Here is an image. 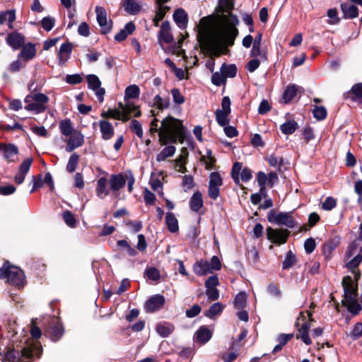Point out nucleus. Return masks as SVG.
Segmentation results:
<instances>
[{
	"label": "nucleus",
	"instance_id": "nucleus-3",
	"mask_svg": "<svg viewBox=\"0 0 362 362\" xmlns=\"http://www.w3.org/2000/svg\"><path fill=\"white\" fill-rule=\"evenodd\" d=\"M357 281H354L352 277L346 276L342 280V286L344 289L343 305L346 307L349 312L353 315L358 314V288Z\"/></svg>",
	"mask_w": 362,
	"mask_h": 362
},
{
	"label": "nucleus",
	"instance_id": "nucleus-62",
	"mask_svg": "<svg viewBox=\"0 0 362 362\" xmlns=\"http://www.w3.org/2000/svg\"><path fill=\"white\" fill-rule=\"evenodd\" d=\"M130 128L139 138H142L143 129L141 123L138 120L133 119Z\"/></svg>",
	"mask_w": 362,
	"mask_h": 362
},
{
	"label": "nucleus",
	"instance_id": "nucleus-7",
	"mask_svg": "<svg viewBox=\"0 0 362 362\" xmlns=\"http://www.w3.org/2000/svg\"><path fill=\"white\" fill-rule=\"evenodd\" d=\"M0 279H7L10 284L20 287L24 285L25 275L19 267L10 266L8 262H5L0 269Z\"/></svg>",
	"mask_w": 362,
	"mask_h": 362
},
{
	"label": "nucleus",
	"instance_id": "nucleus-58",
	"mask_svg": "<svg viewBox=\"0 0 362 362\" xmlns=\"http://www.w3.org/2000/svg\"><path fill=\"white\" fill-rule=\"evenodd\" d=\"M351 92L354 95V100L362 103V83H357L351 88Z\"/></svg>",
	"mask_w": 362,
	"mask_h": 362
},
{
	"label": "nucleus",
	"instance_id": "nucleus-54",
	"mask_svg": "<svg viewBox=\"0 0 362 362\" xmlns=\"http://www.w3.org/2000/svg\"><path fill=\"white\" fill-rule=\"evenodd\" d=\"M327 15L329 18L328 23L330 25L337 24L340 19L338 17V11L336 8H330L327 11Z\"/></svg>",
	"mask_w": 362,
	"mask_h": 362
},
{
	"label": "nucleus",
	"instance_id": "nucleus-22",
	"mask_svg": "<svg viewBox=\"0 0 362 362\" xmlns=\"http://www.w3.org/2000/svg\"><path fill=\"white\" fill-rule=\"evenodd\" d=\"M170 25L168 21H165L160 26V30L158 33V42L161 44V41L165 43H170L173 40V37L170 32Z\"/></svg>",
	"mask_w": 362,
	"mask_h": 362
},
{
	"label": "nucleus",
	"instance_id": "nucleus-5",
	"mask_svg": "<svg viewBox=\"0 0 362 362\" xmlns=\"http://www.w3.org/2000/svg\"><path fill=\"white\" fill-rule=\"evenodd\" d=\"M42 352V346L35 342L23 348L21 351L9 349L5 354L6 358L10 362H30L33 357L40 356Z\"/></svg>",
	"mask_w": 362,
	"mask_h": 362
},
{
	"label": "nucleus",
	"instance_id": "nucleus-53",
	"mask_svg": "<svg viewBox=\"0 0 362 362\" xmlns=\"http://www.w3.org/2000/svg\"><path fill=\"white\" fill-rule=\"evenodd\" d=\"M145 276L150 280L158 281L160 277V272L156 267H151L145 270Z\"/></svg>",
	"mask_w": 362,
	"mask_h": 362
},
{
	"label": "nucleus",
	"instance_id": "nucleus-43",
	"mask_svg": "<svg viewBox=\"0 0 362 362\" xmlns=\"http://www.w3.org/2000/svg\"><path fill=\"white\" fill-rule=\"evenodd\" d=\"M230 112L221 111V110H217L216 112V119L218 124L221 127H225L229 122L228 115Z\"/></svg>",
	"mask_w": 362,
	"mask_h": 362
},
{
	"label": "nucleus",
	"instance_id": "nucleus-56",
	"mask_svg": "<svg viewBox=\"0 0 362 362\" xmlns=\"http://www.w3.org/2000/svg\"><path fill=\"white\" fill-rule=\"evenodd\" d=\"M42 27L46 31H50L54 26L55 20L52 17H45L41 21Z\"/></svg>",
	"mask_w": 362,
	"mask_h": 362
},
{
	"label": "nucleus",
	"instance_id": "nucleus-63",
	"mask_svg": "<svg viewBox=\"0 0 362 362\" xmlns=\"http://www.w3.org/2000/svg\"><path fill=\"white\" fill-rule=\"evenodd\" d=\"M261 61V59L254 58L247 63L245 65V69L248 71L252 73L259 68Z\"/></svg>",
	"mask_w": 362,
	"mask_h": 362
},
{
	"label": "nucleus",
	"instance_id": "nucleus-13",
	"mask_svg": "<svg viewBox=\"0 0 362 362\" xmlns=\"http://www.w3.org/2000/svg\"><path fill=\"white\" fill-rule=\"evenodd\" d=\"M110 189L113 193L118 192L126 184V178L122 173L112 174L108 180Z\"/></svg>",
	"mask_w": 362,
	"mask_h": 362
},
{
	"label": "nucleus",
	"instance_id": "nucleus-47",
	"mask_svg": "<svg viewBox=\"0 0 362 362\" xmlns=\"http://www.w3.org/2000/svg\"><path fill=\"white\" fill-rule=\"evenodd\" d=\"M153 105L156 106L158 109L162 110L169 107L170 100L168 98L163 99L159 95H156L153 98Z\"/></svg>",
	"mask_w": 362,
	"mask_h": 362
},
{
	"label": "nucleus",
	"instance_id": "nucleus-20",
	"mask_svg": "<svg viewBox=\"0 0 362 362\" xmlns=\"http://www.w3.org/2000/svg\"><path fill=\"white\" fill-rule=\"evenodd\" d=\"M100 131L103 140H110L115 135V129L112 124L107 120L99 121Z\"/></svg>",
	"mask_w": 362,
	"mask_h": 362
},
{
	"label": "nucleus",
	"instance_id": "nucleus-35",
	"mask_svg": "<svg viewBox=\"0 0 362 362\" xmlns=\"http://www.w3.org/2000/svg\"><path fill=\"white\" fill-rule=\"evenodd\" d=\"M224 306L221 303H215L212 304L208 310L205 311L204 315L209 318H214L216 315L222 313Z\"/></svg>",
	"mask_w": 362,
	"mask_h": 362
},
{
	"label": "nucleus",
	"instance_id": "nucleus-38",
	"mask_svg": "<svg viewBox=\"0 0 362 362\" xmlns=\"http://www.w3.org/2000/svg\"><path fill=\"white\" fill-rule=\"evenodd\" d=\"M140 94V90L136 85H130L125 89L124 100L126 103L128 101L127 99L137 98Z\"/></svg>",
	"mask_w": 362,
	"mask_h": 362
},
{
	"label": "nucleus",
	"instance_id": "nucleus-34",
	"mask_svg": "<svg viewBox=\"0 0 362 362\" xmlns=\"http://www.w3.org/2000/svg\"><path fill=\"white\" fill-rule=\"evenodd\" d=\"M16 20V12L15 10H8L4 12L0 13V25H1L4 21H7L8 22V28L11 29L13 28V23Z\"/></svg>",
	"mask_w": 362,
	"mask_h": 362
},
{
	"label": "nucleus",
	"instance_id": "nucleus-27",
	"mask_svg": "<svg viewBox=\"0 0 362 362\" xmlns=\"http://www.w3.org/2000/svg\"><path fill=\"white\" fill-rule=\"evenodd\" d=\"M303 88L295 84L288 85L283 93V99L286 103H289L296 95L298 92H301Z\"/></svg>",
	"mask_w": 362,
	"mask_h": 362
},
{
	"label": "nucleus",
	"instance_id": "nucleus-15",
	"mask_svg": "<svg viewBox=\"0 0 362 362\" xmlns=\"http://www.w3.org/2000/svg\"><path fill=\"white\" fill-rule=\"evenodd\" d=\"M32 163L33 158H28L21 164L19 172L14 177V181L16 184L21 185L23 182L25 175L28 173Z\"/></svg>",
	"mask_w": 362,
	"mask_h": 362
},
{
	"label": "nucleus",
	"instance_id": "nucleus-10",
	"mask_svg": "<svg viewBox=\"0 0 362 362\" xmlns=\"http://www.w3.org/2000/svg\"><path fill=\"white\" fill-rule=\"evenodd\" d=\"M88 88L94 91L98 101L103 103L104 100V95L105 90L101 88V81L100 78L95 74H88L86 76Z\"/></svg>",
	"mask_w": 362,
	"mask_h": 362
},
{
	"label": "nucleus",
	"instance_id": "nucleus-40",
	"mask_svg": "<svg viewBox=\"0 0 362 362\" xmlns=\"http://www.w3.org/2000/svg\"><path fill=\"white\" fill-rule=\"evenodd\" d=\"M64 328L62 325L57 322L50 328V337L54 341H58L64 334Z\"/></svg>",
	"mask_w": 362,
	"mask_h": 362
},
{
	"label": "nucleus",
	"instance_id": "nucleus-42",
	"mask_svg": "<svg viewBox=\"0 0 362 362\" xmlns=\"http://www.w3.org/2000/svg\"><path fill=\"white\" fill-rule=\"evenodd\" d=\"M124 6L125 11L130 14H136L140 10V6L135 0H126Z\"/></svg>",
	"mask_w": 362,
	"mask_h": 362
},
{
	"label": "nucleus",
	"instance_id": "nucleus-12",
	"mask_svg": "<svg viewBox=\"0 0 362 362\" xmlns=\"http://www.w3.org/2000/svg\"><path fill=\"white\" fill-rule=\"evenodd\" d=\"M0 153L8 163H13L18 160V148L12 144H0Z\"/></svg>",
	"mask_w": 362,
	"mask_h": 362
},
{
	"label": "nucleus",
	"instance_id": "nucleus-4",
	"mask_svg": "<svg viewBox=\"0 0 362 362\" xmlns=\"http://www.w3.org/2000/svg\"><path fill=\"white\" fill-rule=\"evenodd\" d=\"M133 102L127 101L125 104L119 103L118 108L108 109L101 112L100 116L104 118H112L125 122L129 119V115L134 112V116L139 117L141 112Z\"/></svg>",
	"mask_w": 362,
	"mask_h": 362
},
{
	"label": "nucleus",
	"instance_id": "nucleus-9",
	"mask_svg": "<svg viewBox=\"0 0 362 362\" xmlns=\"http://www.w3.org/2000/svg\"><path fill=\"white\" fill-rule=\"evenodd\" d=\"M290 232L287 229H274L272 227L267 228V237L269 240L276 245L286 243Z\"/></svg>",
	"mask_w": 362,
	"mask_h": 362
},
{
	"label": "nucleus",
	"instance_id": "nucleus-29",
	"mask_svg": "<svg viewBox=\"0 0 362 362\" xmlns=\"http://www.w3.org/2000/svg\"><path fill=\"white\" fill-rule=\"evenodd\" d=\"M135 30V25L132 22L127 23L115 36V40L118 42L124 40L128 35H131Z\"/></svg>",
	"mask_w": 362,
	"mask_h": 362
},
{
	"label": "nucleus",
	"instance_id": "nucleus-28",
	"mask_svg": "<svg viewBox=\"0 0 362 362\" xmlns=\"http://www.w3.org/2000/svg\"><path fill=\"white\" fill-rule=\"evenodd\" d=\"M189 206L192 211L197 212L203 206V199L200 192H195L189 200Z\"/></svg>",
	"mask_w": 362,
	"mask_h": 362
},
{
	"label": "nucleus",
	"instance_id": "nucleus-44",
	"mask_svg": "<svg viewBox=\"0 0 362 362\" xmlns=\"http://www.w3.org/2000/svg\"><path fill=\"white\" fill-rule=\"evenodd\" d=\"M79 160V156L76 153L71 155L66 164V169L69 173H73L76 170Z\"/></svg>",
	"mask_w": 362,
	"mask_h": 362
},
{
	"label": "nucleus",
	"instance_id": "nucleus-25",
	"mask_svg": "<svg viewBox=\"0 0 362 362\" xmlns=\"http://www.w3.org/2000/svg\"><path fill=\"white\" fill-rule=\"evenodd\" d=\"M173 18L180 29H185L187 28V14L183 9H177L173 14Z\"/></svg>",
	"mask_w": 362,
	"mask_h": 362
},
{
	"label": "nucleus",
	"instance_id": "nucleus-37",
	"mask_svg": "<svg viewBox=\"0 0 362 362\" xmlns=\"http://www.w3.org/2000/svg\"><path fill=\"white\" fill-rule=\"evenodd\" d=\"M221 72L224 75L225 78H234L237 74V67L235 64H223L221 69Z\"/></svg>",
	"mask_w": 362,
	"mask_h": 362
},
{
	"label": "nucleus",
	"instance_id": "nucleus-2",
	"mask_svg": "<svg viewBox=\"0 0 362 362\" xmlns=\"http://www.w3.org/2000/svg\"><path fill=\"white\" fill-rule=\"evenodd\" d=\"M158 119L154 118L151 122L150 132L151 133L159 132L160 139L166 137L173 143H175L177 140L180 143L184 141L185 130L180 119L168 116L162 121L160 129H158Z\"/></svg>",
	"mask_w": 362,
	"mask_h": 362
},
{
	"label": "nucleus",
	"instance_id": "nucleus-14",
	"mask_svg": "<svg viewBox=\"0 0 362 362\" xmlns=\"http://www.w3.org/2000/svg\"><path fill=\"white\" fill-rule=\"evenodd\" d=\"M165 303V298L162 295H155L151 297L146 303V310L153 313L163 308Z\"/></svg>",
	"mask_w": 362,
	"mask_h": 362
},
{
	"label": "nucleus",
	"instance_id": "nucleus-46",
	"mask_svg": "<svg viewBox=\"0 0 362 362\" xmlns=\"http://www.w3.org/2000/svg\"><path fill=\"white\" fill-rule=\"evenodd\" d=\"M296 262V259L295 255L292 252L291 250L288 251L286 254L285 259L282 263L283 269H289L295 264Z\"/></svg>",
	"mask_w": 362,
	"mask_h": 362
},
{
	"label": "nucleus",
	"instance_id": "nucleus-41",
	"mask_svg": "<svg viewBox=\"0 0 362 362\" xmlns=\"http://www.w3.org/2000/svg\"><path fill=\"white\" fill-rule=\"evenodd\" d=\"M250 57L261 59L262 61L267 60V52L262 49L261 45H252V48L250 53Z\"/></svg>",
	"mask_w": 362,
	"mask_h": 362
},
{
	"label": "nucleus",
	"instance_id": "nucleus-18",
	"mask_svg": "<svg viewBox=\"0 0 362 362\" xmlns=\"http://www.w3.org/2000/svg\"><path fill=\"white\" fill-rule=\"evenodd\" d=\"M84 143V136L81 132H75L67 141L66 151L71 152L74 149L81 146Z\"/></svg>",
	"mask_w": 362,
	"mask_h": 362
},
{
	"label": "nucleus",
	"instance_id": "nucleus-32",
	"mask_svg": "<svg viewBox=\"0 0 362 362\" xmlns=\"http://www.w3.org/2000/svg\"><path fill=\"white\" fill-rule=\"evenodd\" d=\"M310 328V324L307 322H304L301 327L298 329L299 335H296V338H300L306 345H310L312 344V340L309 337Z\"/></svg>",
	"mask_w": 362,
	"mask_h": 362
},
{
	"label": "nucleus",
	"instance_id": "nucleus-31",
	"mask_svg": "<svg viewBox=\"0 0 362 362\" xmlns=\"http://www.w3.org/2000/svg\"><path fill=\"white\" fill-rule=\"evenodd\" d=\"M36 54V49L35 45L32 43H28L24 45L18 55V57H22L25 60L32 59Z\"/></svg>",
	"mask_w": 362,
	"mask_h": 362
},
{
	"label": "nucleus",
	"instance_id": "nucleus-23",
	"mask_svg": "<svg viewBox=\"0 0 362 362\" xmlns=\"http://www.w3.org/2000/svg\"><path fill=\"white\" fill-rule=\"evenodd\" d=\"M73 46L70 42H66L61 45L58 51V59L60 64H63L70 58Z\"/></svg>",
	"mask_w": 362,
	"mask_h": 362
},
{
	"label": "nucleus",
	"instance_id": "nucleus-21",
	"mask_svg": "<svg viewBox=\"0 0 362 362\" xmlns=\"http://www.w3.org/2000/svg\"><path fill=\"white\" fill-rule=\"evenodd\" d=\"M194 272L199 276L212 273L213 271L207 260L200 259L193 265Z\"/></svg>",
	"mask_w": 362,
	"mask_h": 362
},
{
	"label": "nucleus",
	"instance_id": "nucleus-52",
	"mask_svg": "<svg viewBox=\"0 0 362 362\" xmlns=\"http://www.w3.org/2000/svg\"><path fill=\"white\" fill-rule=\"evenodd\" d=\"M313 113L314 117L317 120H322L327 117V110L323 106H315Z\"/></svg>",
	"mask_w": 362,
	"mask_h": 362
},
{
	"label": "nucleus",
	"instance_id": "nucleus-8",
	"mask_svg": "<svg viewBox=\"0 0 362 362\" xmlns=\"http://www.w3.org/2000/svg\"><path fill=\"white\" fill-rule=\"evenodd\" d=\"M267 220L270 223L285 226L288 228H294L297 226V222L290 212H277L272 209L267 214Z\"/></svg>",
	"mask_w": 362,
	"mask_h": 362
},
{
	"label": "nucleus",
	"instance_id": "nucleus-55",
	"mask_svg": "<svg viewBox=\"0 0 362 362\" xmlns=\"http://www.w3.org/2000/svg\"><path fill=\"white\" fill-rule=\"evenodd\" d=\"M37 319L31 320L30 334L33 339H38L42 335V332L40 327L37 326Z\"/></svg>",
	"mask_w": 362,
	"mask_h": 362
},
{
	"label": "nucleus",
	"instance_id": "nucleus-59",
	"mask_svg": "<svg viewBox=\"0 0 362 362\" xmlns=\"http://www.w3.org/2000/svg\"><path fill=\"white\" fill-rule=\"evenodd\" d=\"M336 205V199L332 197H328L325 199V202L322 203V209L325 211H330L333 209Z\"/></svg>",
	"mask_w": 362,
	"mask_h": 362
},
{
	"label": "nucleus",
	"instance_id": "nucleus-60",
	"mask_svg": "<svg viewBox=\"0 0 362 362\" xmlns=\"http://www.w3.org/2000/svg\"><path fill=\"white\" fill-rule=\"evenodd\" d=\"M173 102L177 105H181L185 103V98L177 88L171 90Z\"/></svg>",
	"mask_w": 362,
	"mask_h": 362
},
{
	"label": "nucleus",
	"instance_id": "nucleus-45",
	"mask_svg": "<svg viewBox=\"0 0 362 362\" xmlns=\"http://www.w3.org/2000/svg\"><path fill=\"white\" fill-rule=\"evenodd\" d=\"M59 129L62 134L64 136H70L73 132V127L69 119H64L60 122Z\"/></svg>",
	"mask_w": 362,
	"mask_h": 362
},
{
	"label": "nucleus",
	"instance_id": "nucleus-36",
	"mask_svg": "<svg viewBox=\"0 0 362 362\" xmlns=\"http://www.w3.org/2000/svg\"><path fill=\"white\" fill-rule=\"evenodd\" d=\"M175 150L176 148L174 146H166L157 155L156 160L160 162L172 157L175 154Z\"/></svg>",
	"mask_w": 362,
	"mask_h": 362
},
{
	"label": "nucleus",
	"instance_id": "nucleus-51",
	"mask_svg": "<svg viewBox=\"0 0 362 362\" xmlns=\"http://www.w3.org/2000/svg\"><path fill=\"white\" fill-rule=\"evenodd\" d=\"M257 180L259 186L260 187V193L265 195V185L267 182V176L263 172H259L257 176Z\"/></svg>",
	"mask_w": 362,
	"mask_h": 362
},
{
	"label": "nucleus",
	"instance_id": "nucleus-11",
	"mask_svg": "<svg viewBox=\"0 0 362 362\" xmlns=\"http://www.w3.org/2000/svg\"><path fill=\"white\" fill-rule=\"evenodd\" d=\"M95 13L101 33L103 34L108 33L112 29V21H107L105 9L102 6H97L95 7Z\"/></svg>",
	"mask_w": 362,
	"mask_h": 362
},
{
	"label": "nucleus",
	"instance_id": "nucleus-39",
	"mask_svg": "<svg viewBox=\"0 0 362 362\" xmlns=\"http://www.w3.org/2000/svg\"><path fill=\"white\" fill-rule=\"evenodd\" d=\"M298 124L294 120H288L280 126V129L284 134H291L298 128Z\"/></svg>",
	"mask_w": 362,
	"mask_h": 362
},
{
	"label": "nucleus",
	"instance_id": "nucleus-50",
	"mask_svg": "<svg viewBox=\"0 0 362 362\" xmlns=\"http://www.w3.org/2000/svg\"><path fill=\"white\" fill-rule=\"evenodd\" d=\"M211 82L216 86H221L226 83V78L221 72H215L211 76Z\"/></svg>",
	"mask_w": 362,
	"mask_h": 362
},
{
	"label": "nucleus",
	"instance_id": "nucleus-57",
	"mask_svg": "<svg viewBox=\"0 0 362 362\" xmlns=\"http://www.w3.org/2000/svg\"><path fill=\"white\" fill-rule=\"evenodd\" d=\"M223 184L222 178L220 174L217 172L211 173L209 176V185L221 187Z\"/></svg>",
	"mask_w": 362,
	"mask_h": 362
},
{
	"label": "nucleus",
	"instance_id": "nucleus-30",
	"mask_svg": "<svg viewBox=\"0 0 362 362\" xmlns=\"http://www.w3.org/2000/svg\"><path fill=\"white\" fill-rule=\"evenodd\" d=\"M157 333L162 337H168L175 330V327L168 322H162L157 325L156 327Z\"/></svg>",
	"mask_w": 362,
	"mask_h": 362
},
{
	"label": "nucleus",
	"instance_id": "nucleus-49",
	"mask_svg": "<svg viewBox=\"0 0 362 362\" xmlns=\"http://www.w3.org/2000/svg\"><path fill=\"white\" fill-rule=\"evenodd\" d=\"M246 295L243 292L238 293L234 299V306L237 309H240L245 307L246 304Z\"/></svg>",
	"mask_w": 362,
	"mask_h": 362
},
{
	"label": "nucleus",
	"instance_id": "nucleus-26",
	"mask_svg": "<svg viewBox=\"0 0 362 362\" xmlns=\"http://www.w3.org/2000/svg\"><path fill=\"white\" fill-rule=\"evenodd\" d=\"M341 8L345 18H355L358 16V8L351 4L344 3L341 4Z\"/></svg>",
	"mask_w": 362,
	"mask_h": 362
},
{
	"label": "nucleus",
	"instance_id": "nucleus-33",
	"mask_svg": "<svg viewBox=\"0 0 362 362\" xmlns=\"http://www.w3.org/2000/svg\"><path fill=\"white\" fill-rule=\"evenodd\" d=\"M165 224L171 233H176L179 230L178 221L175 214L171 212L166 213Z\"/></svg>",
	"mask_w": 362,
	"mask_h": 362
},
{
	"label": "nucleus",
	"instance_id": "nucleus-19",
	"mask_svg": "<svg viewBox=\"0 0 362 362\" xmlns=\"http://www.w3.org/2000/svg\"><path fill=\"white\" fill-rule=\"evenodd\" d=\"M6 42L14 50L18 49L25 42L24 36L19 33L13 32L7 36Z\"/></svg>",
	"mask_w": 362,
	"mask_h": 362
},
{
	"label": "nucleus",
	"instance_id": "nucleus-17",
	"mask_svg": "<svg viewBox=\"0 0 362 362\" xmlns=\"http://www.w3.org/2000/svg\"><path fill=\"white\" fill-rule=\"evenodd\" d=\"M108 185L109 181L105 177H101L97 180L95 193L100 199H103L110 194Z\"/></svg>",
	"mask_w": 362,
	"mask_h": 362
},
{
	"label": "nucleus",
	"instance_id": "nucleus-48",
	"mask_svg": "<svg viewBox=\"0 0 362 362\" xmlns=\"http://www.w3.org/2000/svg\"><path fill=\"white\" fill-rule=\"evenodd\" d=\"M202 161L204 163L206 169H211L216 161L215 158L212 156L211 151L210 150L206 151V154L202 156Z\"/></svg>",
	"mask_w": 362,
	"mask_h": 362
},
{
	"label": "nucleus",
	"instance_id": "nucleus-61",
	"mask_svg": "<svg viewBox=\"0 0 362 362\" xmlns=\"http://www.w3.org/2000/svg\"><path fill=\"white\" fill-rule=\"evenodd\" d=\"M63 218L65 223L71 228H74L76 226V218L74 214L69 211H66L63 214Z\"/></svg>",
	"mask_w": 362,
	"mask_h": 362
},
{
	"label": "nucleus",
	"instance_id": "nucleus-64",
	"mask_svg": "<svg viewBox=\"0 0 362 362\" xmlns=\"http://www.w3.org/2000/svg\"><path fill=\"white\" fill-rule=\"evenodd\" d=\"M219 284V280L216 274L210 276L205 281L206 288H216Z\"/></svg>",
	"mask_w": 362,
	"mask_h": 362
},
{
	"label": "nucleus",
	"instance_id": "nucleus-24",
	"mask_svg": "<svg viewBox=\"0 0 362 362\" xmlns=\"http://www.w3.org/2000/svg\"><path fill=\"white\" fill-rule=\"evenodd\" d=\"M211 337L212 332L208 327L204 326L199 327L194 334L196 340L202 344L209 341Z\"/></svg>",
	"mask_w": 362,
	"mask_h": 362
},
{
	"label": "nucleus",
	"instance_id": "nucleus-16",
	"mask_svg": "<svg viewBox=\"0 0 362 362\" xmlns=\"http://www.w3.org/2000/svg\"><path fill=\"white\" fill-rule=\"evenodd\" d=\"M362 261V246L360 247L358 253L351 259L347 264L346 267L350 269L354 274L355 281H357L361 276L359 270L357 269L358 266Z\"/></svg>",
	"mask_w": 362,
	"mask_h": 362
},
{
	"label": "nucleus",
	"instance_id": "nucleus-6",
	"mask_svg": "<svg viewBox=\"0 0 362 362\" xmlns=\"http://www.w3.org/2000/svg\"><path fill=\"white\" fill-rule=\"evenodd\" d=\"M49 100V98L43 93H31L26 95L24 99L26 104L24 108L34 114H40L47 109Z\"/></svg>",
	"mask_w": 362,
	"mask_h": 362
},
{
	"label": "nucleus",
	"instance_id": "nucleus-1",
	"mask_svg": "<svg viewBox=\"0 0 362 362\" xmlns=\"http://www.w3.org/2000/svg\"><path fill=\"white\" fill-rule=\"evenodd\" d=\"M234 0H219L218 7L222 13L212 25L199 31L198 38L202 52L211 59L206 64V68L213 72L215 66L214 57L227 54L228 47L234 44L238 34L236 25L239 21L231 13Z\"/></svg>",
	"mask_w": 362,
	"mask_h": 362
}]
</instances>
